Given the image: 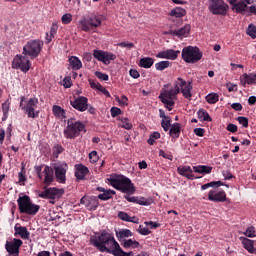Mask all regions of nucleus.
Here are the masks:
<instances>
[{
  "mask_svg": "<svg viewBox=\"0 0 256 256\" xmlns=\"http://www.w3.org/2000/svg\"><path fill=\"white\" fill-rule=\"evenodd\" d=\"M69 170V165L67 163L62 162L59 164H55V178L58 183H65L67 181V171Z\"/></svg>",
  "mask_w": 256,
  "mask_h": 256,
  "instance_id": "ddd939ff",
  "label": "nucleus"
},
{
  "mask_svg": "<svg viewBox=\"0 0 256 256\" xmlns=\"http://www.w3.org/2000/svg\"><path fill=\"white\" fill-rule=\"evenodd\" d=\"M156 139H161V133L153 132L152 134H150V136L147 140L148 145H155Z\"/></svg>",
  "mask_w": 256,
  "mask_h": 256,
  "instance_id": "79ce46f5",
  "label": "nucleus"
},
{
  "mask_svg": "<svg viewBox=\"0 0 256 256\" xmlns=\"http://www.w3.org/2000/svg\"><path fill=\"white\" fill-rule=\"evenodd\" d=\"M58 29H59V25H57V22H53L50 28V35L55 37V35H57Z\"/></svg>",
  "mask_w": 256,
  "mask_h": 256,
  "instance_id": "052dcab7",
  "label": "nucleus"
},
{
  "mask_svg": "<svg viewBox=\"0 0 256 256\" xmlns=\"http://www.w3.org/2000/svg\"><path fill=\"white\" fill-rule=\"evenodd\" d=\"M61 21L63 23V25H69V23H71L73 21V15L67 13L64 14L61 18Z\"/></svg>",
  "mask_w": 256,
  "mask_h": 256,
  "instance_id": "3c124183",
  "label": "nucleus"
},
{
  "mask_svg": "<svg viewBox=\"0 0 256 256\" xmlns=\"http://www.w3.org/2000/svg\"><path fill=\"white\" fill-rule=\"evenodd\" d=\"M160 100L165 105L166 109H168V111H173V108L175 107V101L167 100L165 98H160Z\"/></svg>",
  "mask_w": 256,
  "mask_h": 256,
  "instance_id": "37998d69",
  "label": "nucleus"
},
{
  "mask_svg": "<svg viewBox=\"0 0 256 256\" xmlns=\"http://www.w3.org/2000/svg\"><path fill=\"white\" fill-rule=\"evenodd\" d=\"M177 95H179L178 90L176 91L175 88H172L170 90H165L164 92H161L159 95V99H167L173 101L177 99Z\"/></svg>",
  "mask_w": 256,
  "mask_h": 256,
  "instance_id": "393cba45",
  "label": "nucleus"
},
{
  "mask_svg": "<svg viewBox=\"0 0 256 256\" xmlns=\"http://www.w3.org/2000/svg\"><path fill=\"white\" fill-rule=\"evenodd\" d=\"M19 213L23 215H30V217H35L39 213L41 206L33 203L31 197L27 195L19 196L17 199Z\"/></svg>",
  "mask_w": 256,
  "mask_h": 256,
  "instance_id": "7ed1b4c3",
  "label": "nucleus"
},
{
  "mask_svg": "<svg viewBox=\"0 0 256 256\" xmlns=\"http://www.w3.org/2000/svg\"><path fill=\"white\" fill-rule=\"evenodd\" d=\"M203 58V53L198 47L188 46L182 49V59L185 63H197Z\"/></svg>",
  "mask_w": 256,
  "mask_h": 256,
  "instance_id": "0eeeda50",
  "label": "nucleus"
},
{
  "mask_svg": "<svg viewBox=\"0 0 256 256\" xmlns=\"http://www.w3.org/2000/svg\"><path fill=\"white\" fill-rule=\"evenodd\" d=\"M222 185H224V184L221 181H212L210 183L202 185L201 186V191H205V190L209 189L210 187H213L214 189H217L219 187H222Z\"/></svg>",
  "mask_w": 256,
  "mask_h": 256,
  "instance_id": "e433bc0d",
  "label": "nucleus"
},
{
  "mask_svg": "<svg viewBox=\"0 0 256 256\" xmlns=\"http://www.w3.org/2000/svg\"><path fill=\"white\" fill-rule=\"evenodd\" d=\"M14 236L15 237H21V239H25L28 240L31 232H29V230L27 229V227L25 226H17V224L14 227Z\"/></svg>",
  "mask_w": 256,
  "mask_h": 256,
  "instance_id": "b1692460",
  "label": "nucleus"
},
{
  "mask_svg": "<svg viewBox=\"0 0 256 256\" xmlns=\"http://www.w3.org/2000/svg\"><path fill=\"white\" fill-rule=\"evenodd\" d=\"M227 131H229L230 133H237V131H238V127H237V125H235V124H228L227 125Z\"/></svg>",
  "mask_w": 256,
  "mask_h": 256,
  "instance_id": "69168bd1",
  "label": "nucleus"
},
{
  "mask_svg": "<svg viewBox=\"0 0 256 256\" xmlns=\"http://www.w3.org/2000/svg\"><path fill=\"white\" fill-rule=\"evenodd\" d=\"M208 200L214 203H225L227 201V193L225 190H210L208 192Z\"/></svg>",
  "mask_w": 256,
  "mask_h": 256,
  "instance_id": "f3484780",
  "label": "nucleus"
},
{
  "mask_svg": "<svg viewBox=\"0 0 256 256\" xmlns=\"http://www.w3.org/2000/svg\"><path fill=\"white\" fill-rule=\"evenodd\" d=\"M129 214H127V212L124 211H120L118 212V219H121V221H126L128 223L129 220Z\"/></svg>",
  "mask_w": 256,
  "mask_h": 256,
  "instance_id": "13d9d810",
  "label": "nucleus"
},
{
  "mask_svg": "<svg viewBox=\"0 0 256 256\" xmlns=\"http://www.w3.org/2000/svg\"><path fill=\"white\" fill-rule=\"evenodd\" d=\"M171 117L162 119L161 121V127L164 131H169L171 129Z\"/></svg>",
  "mask_w": 256,
  "mask_h": 256,
  "instance_id": "a18cd8bd",
  "label": "nucleus"
},
{
  "mask_svg": "<svg viewBox=\"0 0 256 256\" xmlns=\"http://www.w3.org/2000/svg\"><path fill=\"white\" fill-rule=\"evenodd\" d=\"M93 57L97 59V61L104 63V65H109L111 61H115L117 59L115 54L103 50H94Z\"/></svg>",
  "mask_w": 256,
  "mask_h": 256,
  "instance_id": "4468645a",
  "label": "nucleus"
},
{
  "mask_svg": "<svg viewBox=\"0 0 256 256\" xmlns=\"http://www.w3.org/2000/svg\"><path fill=\"white\" fill-rule=\"evenodd\" d=\"M153 63H155V60L151 57H144L141 58L138 65L139 67H142L143 69H151L153 67Z\"/></svg>",
  "mask_w": 256,
  "mask_h": 256,
  "instance_id": "2f4dec72",
  "label": "nucleus"
},
{
  "mask_svg": "<svg viewBox=\"0 0 256 256\" xmlns=\"http://www.w3.org/2000/svg\"><path fill=\"white\" fill-rule=\"evenodd\" d=\"M174 85V90L178 91V93H182L185 99H191V91H193V85H191V82L187 84V81L183 80V78H177Z\"/></svg>",
  "mask_w": 256,
  "mask_h": 256,
  "instance_id": "6e6552de",
  "label": "nucleus"
},
{
  "mask_svg": "<svg viewBox=\"0 0 256 256\" xmlns=\"http://www.w3.org/2000/svg\"><path fill=\"white\" fill-rule=\"evenodd\" d=\"M88 83H89L91 89H97V91H98L99 87H101V83L96 82L95 80L89 79Z\"/></svg>",
  "mask_w": 256,
  "mask_h": 256,
  "instance_id": "e2e57ef3",
  "label": "nucleus"
},
{
  "mask_svg": "<svg viewBox=\"0 0 256 256\" xmlns=\"http://www.w3.org/2000/svg\"><path fill=\"white\" fill-rule=\"evenodd\" d=\"M243 78H244V85H245V83H247L248 85H253V83H255V81H256V75H249V74H244V76H243Z\"/></svg>",
  "mask_w": 256,
  "mask_h": 256,
  "instance_id": "de8ad7c7",
  "label": "nucleus"
},
{
  "mask_svg": "<svg viewBox=\"0 0 256 256\" xmlns=\"http://www.w3.org/2000/svg\"><path fill=\"white\" fill-rule=\"evenodd\" d=\"M194 173H199L200 175H209L213 171L212 166L198 165L193 166Z\"/></svg>",
  "mask_w": 256,
  "mask_h": 256,
  "instance_id": "cd10ccee",
  "label": "nucleus"
},
{
  "mask_svg": "<svg viewBox=\"0 0 256 256\" xmlns=\"http://www.w3.org/2000/svg\"><path fill=\"white\" fill-rule=\"evenodd\" d=\"M136 203L138 205H144V206L149 205V201L147 199H145L144 197H142V198H137L136 197Z\"/></svg>",
  "mask_w": 256,
  "mask_h": 256,
  "instance_id": "338daca9",
  "label": "nucleus"
},
{
  "mask_svg": "<svg viewBox=\"0 0 256 256\" xmlns=\"http://www.w3.org/2000/svg\"><path fill=\"white\" fill-rule=\"evenodd\" d=\"M138 233H140V235H151V230H149V228H143V226L140 225Z\"/></svg>",
  "mask_w": 256,
  "mask_h": 256,
  "instance_id": "680f3d73",
  "label": "nucleus"
},
{
  "mask_svg": "<svg viewBox=\"0 0 256 256\" xmlns=\"http://www.w3.org/2000/svg\"><path fill=\"white\" fill-rule=\"evenodd\" d=\"M52 113L54 117H57L58 119L62 117V119H67V113L65 112V109L61 108V106L54 105L52 107Z\"/></svg>",
  "mask_w": 256,
  "mask_h": 256,
  "instance_id": "473e14b6",
  "label": "nucleus"
},
{
  "mask_svg": "<svg viewBox=\"0 0 256 256\" xmlns=\"http://www.w3.org/2000/svg\"><path fill=\"white\" fill-rule=\"evenodd\" d=\"M90 241L93 247H96L100 253L110 254L119 245L113 233H109L107 230L97 233L91 237Z\"/></svg>",
  "mask_w": 256,
  "mask_h": 256,
  "instance_id": "f257e3e1",
  "label": "nucleus"
},
{
  "mask_svg": "<svg viewBox=\"0 0 256 256\" xmlns=\"http://www.w3.org/2000/svg\"><path fill=\"white\" fill-rule=\"evenodd\" d=\"M107 181L114 189L121 191V193H126L127 195H133L135 193V186L131 183V179L123 175L111 174L107 178Z\"/></svg>",
  "mask_w": 256,
  "mask_h": 256,
  "instance_id": "f03ea898",
  "label": "nucleus"
},
{
  "mask_svg": "<svg viewBox=\"0 0 256 256\" xmlns=\"http://www.w3.org/2000/svg\"><path fill=\"white\" fill-rule=\"evenodd\" d=\"M248 13H250L249 15H255L256 16V5L255 4L249 6Z\"/></svg>",
  "mask_w": 256,
  "mask_h": 256,
  "instance_id": "774afa93",
  "label": "nucleus"
},
{
  "mask_svg": "<svg viewBox=\"0 0 256 256\" xmlns=\"http://www.w3.org/2000/svg\"><path fill=\"white\" fill-rule=\"evenodd\" d=\"M37 105H39V99L36 97L30 98L25 102V96L20 97V109L26 113L29 119H37L39 117V111L37 109Z\"/></svg>",
  "mask_w": 256,
  "mask_h": 256,
  "instance_id": "20e7f679",
  "label": "nucleus"
},
{
  "mask_svg": "<svg viewBox=\"0 0 256 256\" xmlns=\"http://www.w3.org/2000/svg\"><path fill=\"white\" fill-rule=\"evenodd\" d=\"M63 86L65 87V89H71V87H73L71 77L67 76L63 79Z\"/></svg>",
  "mask_w": 256,
  "mask_h": 256,
  "instance_id": "4d7b16f0",
  "label": "nucleus"
},
{
  "mask_svg": "<svg viewBox=\"0 0 256 256\" xmlns=\"http://www.w3.org/2000/svg\"><path fill=\"white\" fill-rule=\"evenodd\" d=\"M110 255L113 256H128L127 252H125L123 250V248H121V245H117L110 253Z\"/></svg>",
  "mask_w": 256,
  "mask_h": 256,
  "instance_id": "4c0bfd02",
  "label": "nucleus"
},
{
  "mask_svg": "<svg viewBox=\"0 0 256 256\" xmlns=\"http://www.w3.org/2000/svg\"><path fill=\"white\" fill-rule=\"evenodd\" d=\"M115 100L119 105H121V107H127V105H129V98L125 95H122L120 98L119 96H116Z\"/></svg>",
  "mask_w": 256,
  "mask_h": 256,
  "instance_id": "c03bdc74",
  "label": "nucleus"
},
{
  "mask_svg": "<svg viewBox=\"0 0 256 256\" xmlns=\"http://www.w3.org/2000/svg\"><path fill=\"white\" fill-rule=\"evenodd\" d=\"M247 35L251 37L252 39H256V26L253 24H250L247 29Z\"/></svg>",
  "mask_w": 256,
  "mask_h": 256,
  "instance_id": "09e8293b",
  "label": "nucleus"
},
{
  "mask_svg": "<svg viewBox=\"0 0 256 256\" xmlns=\"http://www.w3.org/2000/svg\"><path fill=\"white\" fill-rule=\"evenodd\" d=\"M197 115H198V119H200V121H207V122H211V116H209V112H207V110L201 108L197 111Z\"/></svg>",
  "mask_w": 256,
  "mask_h": 256,
  "instance_id": "f704fd0d",
  "label": "nucleus"
},
{
  "mask_svg": "<svg viewBox=\"0 0 256 256\" xmlns=\"http://www.w3.org/2000/svg\"><path fill=\"white\" fill-rule=\"evenodd\" d=\"M170 15L171 17H178V18L185 17V15H187V10L181 7H176L171 10Z\"/></svg>",
  "mask_w": 256,
  "mask_h": 256,
  "instance_id": "c9c22d12",
  "label": "nucleus"
},
{
  "mask_svg": "<svg viewBox=\"0 0 256 256\" xmlns=\"http://www.w3.org/2000/svg\"><path fill=\"white\" fill-rule=\"evenodd\" d=\"M63 193H65L63 189L55 187H44V191L40 192L38 197H40L41 199H52V201H55V199L61 198Z\"/></svg>",
  "mask_w": 256,
  "mask_h": 256,
  "instance_id": "9b49d317",
  "label": "nucleus"
},
{
  "mask_svg": "<svg viewBox=\"0 0 256 256\" xmlns=\"http://www.w3.org/2000/svg\"><path fill=\"white\" fill-rule=\"evenodd\" d=\"M75 168V177L78 179V181H83L85 176L89 175V168H87V166L83 164H76Z\"/></svg>",
  "mask_w": 256,
  "mask_h": 256,
  "instance_id": "5701e85b",
  "label": "nucleus"
},
{
  "mask_svg": "<svg viewBox=\"0 0 256 256\" xmlns=\"http://www.w3.org/2000/svg\"><path fill=\"white\" fill-rule=\"evenodd\" d=\"M116 237L120 243L123 242V240L133 237V232L129 229H120L119 231H116Z\"/></svg>",
  "mask_w": 256,
  "mask_h": 256,
  "instance_id": "bb28decb",
  "label": "nucleus"
},
{
  "mask_svg": "<svg viewBox=\"0 0 256 256\" xmlns=\"http://www.w3.org/2000/svg\"><path fill=\"white\" fill-rule=\"evenodd\" d=\"M80 204L85 205L88 211H97V207H99V199L96 196H83L80 199Z\"/></svg>",
  "mask_w": 256,
  "mask_h": 256,
  "instance_id": "2eb2a0df",
  "label": "nucleus"
},
{
  "mask_svg": "<svg viewBox=\"0 0 256 256\" xmlns=\"http://www.w3.org/2000/svg\"><path fill=\"white\" fill-rule=\"evenodd\" d=\"M121 123H122L121 125L122 129H127L128 131L133 129V124L129 121L128 118H122Z\"/></svg>",
  "mask_w": 256,
  "mask_h": 256,
  "instance_id": "49530a36",
  "label": "nucleus"
},
{
  "mask_svg": "<svg viewBox=\"0 0 256 256\" xmlns=\"http://www.w3.org/2000/svg\"><path fill=\"white\" fill-rule=\"evenodd\" d=\"M18 179L20 185H25V181H27V177H25V170L22 167V170L18 173Z\"/></svg>",
  "mask_w": 256,
  "mask_h": 256,
  "instance_id": "5fc2aeb1",
  "label": "nucleus"
},
{
  "mask_svg": "<svg viewBox=\"0 0 256 256\" xmlns=\"http://www.w3.org/2000/svg\"><path fill=\"white\" fill-rule=\"evenodd\" d=\"M97 27H101V19L97 16L80 21L81 31H85V33H89L91 29H95Z\"/></svg>",
  "mask_w": 256,
  "mask_h": 256,
  "instance_id": "f8f14e48",
  "label": "nucleus"
},
{
  "mask_svg": "<svg viewBox=\"0 0 256 256\" xmlns=\"http://www.w3.org/2000/svg\"><path fill=\"white\" fill-rule=\"evenodd\" d=\"M95 77H97L101 81H109V75L99 72V71L95 72Z\"/></svg>",
  "mask_w": 256,
  "mask_h": 256,
  "instance_id": "6e6d98bb",
  "label": "nucleus"
},
{
  "mask_svg": "<svg viewBox=\"0 0 256 256\" xmlns=\"http://www.w3.org/2000/svg\"><path fill=\"white\" fill-rule=\"evenodd\" d=\"M242 245L244 247V249H246V251H248V253H255L256 249H255V242L249 238H243L242 239Z\"/></svg>",
  "mask_w": 256,
  "mask_h": 256,
  "instance_id": "c85d7f7f",
  "label": "nucleus"
},
{
  "mask_svg": "<svg viewBox=\"0 0 256 256\" xmlns=\"http://www.w3.org/2000/svg\"><path fill=\"white\" fill-rule=\"evenodd\" d=\"M159 157L168 159V161H173V154H171V152L167 153V152L163 151V149L159 150Z\"/></svg>",
  "mask_w": 256,
  "mask_h": 256,
  "instance_id": "864d4df0",
  "label": "nucleus"
},
{
  "mask_svg": "<svg viewBox=\"0 0 256 256\" xmlns=\"http://www.w3.org/2000/svg\"><path fill=\"white\" fill-rule=\"evenodd\" d=\"M44 185H51L55 181V171L51 166L44 167Z\"/></svg>",
  "mask_w": 256,
  "mask_h": 256,
  "instance_id": "4be33fe9",
  "label": "nucleus"
},
{
  "mask_svg": "<svg viewBox=\"0 0 256 256\" xmlns=\"http://www.w3.org/2000/svg\"><path fill=\"white\" fill-rule=\"evenodd\" d=\"M129 75H130V77H132L133 79H139V77H141V74H139V71H137V70H135V69H130Z\"/></svg>",
  "mask_w": 256,
  "mask_h": 256,
  "instance_id": "0e129e2a",
  "label": "nucleus"
},
{
  "mask_svg": "<svg viewBox=\"0 0 256 256\" xmlns=\"http://www.w3.org/2000/svg\"><path fill=\"white\" fill-rule=\"evenodd\" d=\"M169 135L170 137H172V139H179V137L181 136V124H172L169 130Z\"/></svg>",
  "mask_w": 256,
  "mask_h": 256,
  "instance_id": "a878e982",
  "label": "nucleus"
},
{
  "mask_svg": "<svg viewBox=\"0 0 256 256\" xmlns=\"http://www.w3.org/2000/svg\"><path fill=\"white\" fill-rule=\"evenodd\" d=\"M178 174L182 177H186V179H189L190 181H193L194 179H201V177H195L193 175V169H191V166H180L177 168Z\"/></svg>",
  "mask_w": 256,
  "mask_h": 256,
  "instance_id": "412c9836",
  "label": "nucleus"
},
{
  "mask_svg": "<svg viewBox=\"0 0 256 256\" xmlns=\"http://www.w3.org/2000/svg\"><path fill=\"white\" fill-rule=\"evenodd\" d=\"M29 56L16 55L12 61L13 69H20L23 73H27L31 69V62Z\"/></svg>",
  "mask_w": 256,
  "mask_h": 256,
  "instance_id": "9d476101",
  "label": "nucleus"
},
{
  "mask_svg": "<svg viewBox=\"0 0 256 256\" xmlns=\"http://www.w3.org/2000/svg\"><path fill=\"white\" fill-rule=\"evenodd\" d=\"M69 63L71 65V68L73 69V71H79V69H81L83 67V63L77 56H71L69 58Z\"/></svg>",
  "mask_w": 256,
  "mask_h": 256,
  "instance_id": "7c9ffc66",
  "label": "nucleus"
},
{
  "mask_svg": "<svg viewBox=\"0 0 256 256\" xmlns=\"http://www.w3.org/2000/svg\"><path fill=\"white\" fill-rule=\"evenodd\" d=\"M208 9L213 15H227L229 4L225 3L224 0H210Z\"/></svg>",
  "mask_w": 256,
  "mask_h": 256,
  "instance_id": "1a4fd4ad",
  "label": "nucleus"
},
{
  "mask_svg": "<svg viewBox=\"0 0 256 256\" xmlns=\"http://www.w3.org/2000/svg\"><path fill=\"white\" fill-rule=\"evenodd\" d=\"M244 235L246 237H250V238H253V237H256V230L253 226H250L246 229Z\"/></svg>",
  "mask_w": 256,
  "mask_h": 256,
  "instance_id": "603ef678",
  "label": "nucleus"
},
{
  "mask_svg": "<svg viewBox=\"0 0 256 256\" xmlns=\"http://www.w3.org/2000/svg\"><path fill=\"white\" fill-rule=\"evenodd\" d=\"M89 104V99L85 96H78L74 101H70V105L73 107V109H76V111H80V113H83L87 111V105Z\"/></svg>",
  "mask_w": 256,
  "mask_h": 256,
  "instance_id": "dca6fc26",
  "label": "nucleus"
},
{
  "mask_svg": "<svg viewBox=\"0 0 256 256\" xmlns=\"http://www.w3.org/2000/svg\"><path fill=\"white\" fill-rule=\"evenodd\" d=\"M206 101L209 105H215L219 101V95L217 93H210L206 96Z\"/></svg>",
  "mask_w": 256,
  "mask_h": 256,
  "instance_id": "58836bf2",
  "label": "nucleus"
},
{
  "mask_svg": "<svg viewBox=\"0 0 256 256\" xmlns=\"http://www.w3.org/2000/svg\"><path fill=\"white\" fill-rule=\"evenodd\" d=\"M42 49L43 41L30 40L23 47V55H25V57H30V59H37Z\"/></svg>",
  "mask_w": 256,
  "mask_h": 256,
  "instance_id": "423d86ee",
  "label": "nucleus"
},
{
  "mask_svg": "<svg viewBox=\"0 0 256 256\" xmlns=\"http://www.w3.org/2000/svg\"><path fill=\"white\" fill-rule=\"evenodd\" d=\"M110 113H111V117H114V118L119 117V115H121V110L118 107H112L110 109Z\"/></svg>",
  "mask_w": 256,
  "mask_h": 256,
  "instance_id": "bf43d9fd",
  "label": "nucleus"
},
{
  "mask_svg": "<svg viewBox=\"0 0 256 256\" xmlns=\"http://www.w3.org/2000/svg\"><path fill=\"white\" fill-rule=\"evenodd\" d=\"M191 32V25L186 24L185 26L179 28L178 30H168L164 32V35H172V37H178L179 39H183V37H187Z\"/></svg>",
  "mask_w": 256,
  "mask_h": 256,
  "instance_id": "6ab92c4d",
  "label": "nucleus"
},
{
  "mask_svg": "<svg viewBox=\"0 0 256 256\" xmlns=\"http://www.w3.org/2000/svg\"><path fill=\"white\" fill-rule=\"evenodd\" d=\"M236 121H238V123L240 125H242L243 127H245V129H247V127H249V119L245 116H240L236 119Z\"/></svg>",
  "mask_w": 256,
  "mask_h": 256,
  "instance_id": "8fccbe9b",
  "label": "nucleus"
},
{
  "mask_svg": "<svg viewBox=\"0 0 256 256\" xmlns=\"http://www.w3.org/2000/svg\"><path fill=\"white\" fill-rule=\"evenodd\" d=\"M64 151H65V148H63V146L56 144L52 148L53 157H55V159H57L59 157V155H61V153H63Z\"/></svg>",
  "mask_w": 256,
  "mask_h": 256,
  "instance_id": "a19ab883",
  "label": "nucleus"
},
{
  "mask_svg": "<svg viewBox=\"0 0 256 256\" xmlns=\"http://www.w3.org/2000/svg\"><path fill=\"white\" fill-rule=\"evenodd\" d=\"M115 190L108 189L97 196V199L100 201H109V199H113V195H115Z\"/></svg>",
  "mask_w": 256,
  "mask_h": 256,
  "instance_id": "72a5a7b5",
  "label": "nucleus"
},
{
  "mask_svg": "<svg viewBox=\"0 0 256 256\" xmlns=\"http://www.w3.org/2000/svg\"><path fill=\"white\" fill-rule=\"evenodd\" d=\"M124 249H139V242L133 239H126L120 242Z\"/></svg>",
  "mask_w": 256,
  "mask_h": 256,
  "instance_id": "c756f323",
  "label": "nucleus"
},
{
  "mask_svg": "<svg viewBox=\"0 0 256 256\" xmlns=\"http://www.w3.org/2000/svg\"><path fill=\"white\" fill-rule=\"evenodd\" d=\"M168 67H171V62L169 61H160L155 64V68L157 71H165Z\"/></svg>",
  "mask_w": 256,
  "mask_h": 256,
  "instance_id": "ea45409f",
  "label": "nucleus"
},
{
  "mask_svg": "<svg viewBox=\"0 0 256 256\" xmlns=\"http://www.w3.org/2000/svg\"><path fill=\"white\" fill-rule=\"evenodd\" d=\"M81 131H84V133L87 132V130H85V124H83V122H71V119H68L67 126L64 129V137L66 139H76V137H79L81 135Z\"/></svg>",
  "mask_w": 256,
  "mask_h": 256,
  "instance_id": "39448f33",
  "label": "nucleus"
},
{
  "mask_svg": "<svg viewBox=\"0 0 256 256\" xmlns=\"http://www.w3.org/2000/svg\"><path fill=\"white\" fill-rule=\"evenodd\" d=\"M228 3L232 6V11H235V13H240L241 15L249 13V7H247L245 0H229Z\"/></svg>",
  "mask_w": 256,
  "mask_h": 256,
  "instance_id": "a211bd4d",
  "label": "nucleus"
},
{
  "mask_svg": "<svg viewBox=\"0 0 256 256\" xmlns=\"http://www.w3.org/2000/svg\"><path fill=\"white\" fill-rule=\"evenodd\" d=\"M180 53H181V51H179V50L168 49V50L159 52L156 55V57L158 59H170V61H175V59H177V57H179Z\"/></svg>",
  "mask_w": 256,
  "mask_h": 256,
  "instance_id": "aec40b11",
  "label": "nucleus"
}]
</instances>
